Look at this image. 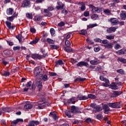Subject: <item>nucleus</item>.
<instances>
[{"mask_svg":"<svg viewBox=\"0 0 126 126\" xmlns=\"http://www.w3.org/2000/svg\"><path fill=\"white\" fill-rule=\"evenodd\" d=\"M120 48H121V45L119 44H116L114 46V49H115V50H119Z\"/></svg>","mask_w":126,"mask_h":126,"instance_id":"nucleus-56","label":"nucleus"},{"mask_svg":"<svg viewBox=\"0 0 126 126\" xmlns=\"http://www.w3.org/2000/svg\"><path fill=\"white\" fill-rule=\"evenodd\" d=\"M105 111V114H109V112H110V109H109V107L107 105H104L103 107Z\"/></svg>","mask_w":126,"mask_h":126,"instance_id":"nucleus-29","label":"nucleus"},{"mask_svg":"<svg viewBox=\"0 0 126 126\" xmlns=\"http://www.w3.org/2000/svg\"><path fill=\"white\" fill-rule=\"evenodd\" d=\"M41 72L42 68L40 67H36L34 70V74L36 75V76H38V75H41L42 76V74H40Z\"/></svg>","mask_w":126,"mask_h":126,"instance_id":"nucleus-4","label":"nucleus"},{"mask_svg":"<svg viewBox=\"0 0 126 126\" xmlns=\"http://www.w3.org/2000/svg\"><path fill=\"white\" fill-rule=\"evenodd\" d=\"M30 3H31V2L30 0H25L22 3L21 7H27V6L30 5Z\"/></svg>","mask_w":126,"mask_h":126,"instance_id":"nucleus-7","label":"nucleus"},{"mask_svg":"<svg viewBox=\"0 0 126 126\" xmlns=\"http://www.w3.org/2000/svg\"><path fill=\"white\" fill-rule=\"evenodd\" d=\"M117 28L116 27H110L108 28L107 30V33H113L114 32H116V30H117Z\"/></svg>","mask_w":126,"mask_h":126,"instance_id":"nucleus-13","label":"nucleus"},{"mask_svg":"<svg viewBox=\"0 0 126 126\" xmlns=\"http://www.w3.org/2000/svg\"><path fill=\"white\" fill-rule=\"evenodd\" d=\"M39 41V39L38 38H35L34 40L31 41L30 44L31 45H34V44H37L38 42Z\"/></svg>","mask_w":126,"mask_h":126,"instance_id":"nucleus-38","label":"nucleus"},{"mask_svg":"<svg viewBox=\"0 0 126 126\" xmlns=\"http://www.w3.org/2000/svg\"><path fill=\"white\" fill-rule=\"evenodd\" d=\"M49 116H50V117H52V118H53L55 121H57V120H58V117L57 116V112H56L50 113Z\"/></svg>","mask_w":126,"mask_h":126,"instance_id":"nucleus-18","label":"nucleus"},{"mask_svg":"<svg viewBox=\"0 0 126 126\" xmlns=\"http://www.w3.org/2000/svg\"><path fill=\"white\" fill-rule=\"evenodd\" d=\"M101 48L100 47H94V51L95 52V53H97V52H99L100 51Z\"/></svg>","mask_w":126,"mask_h":126,"instance_id":"nucleus-55","label":"nucleus"},{"mask_svg":"<svg viewBox=\"0 0 126 126\" xmlns=\"http://www.w3.org/2000/svg\"><path fill=\"white\" fill-rule=\"evenodd\" d=\"M55 63H56V66H57V67H59L60 65H63L64 64L63 63V60H61L57 61Z\"/></svg>","mask_w":126,"mask_h":126,"instance_id":"nucleus-22","label":"nucleus"},{"mask_svg":"<svg viewBox=\"0 0 126 126\" xmlns=\"http://www.w3.org/2000/svg\"><path fill=\"white\" fill-rule=\"evenodd\" d=\"M64 51L67 53H69L70 52H72V48L69 46L66 47L64 48Z\"/></svg>","mask_w":126,"mask_h":126,"instance_id":"nucleus-32","label":"nucleus"},{"mask_svg":"<svg viewBox=\"0 0 126 126\" xmlns=\"http://www.w3.org/2000/svg\"><path fill=\"white\" fill-rule=\"evenodd\" d=\"M117 72L118 73H120V74H125V71H124V70H123L122 69L117 70Z\"/></svg>","mask_w":126,"mask_h":126,"instance_id":"nucleus-48","label":"nucleus"},{"mask_svg":"<svg viewBox=\"0 0 126 126\" xmlns=\"http://www.w3.org/2000/svg\"><path fill=\"white\" fill-rule=\"evenodd\" d=\"M89 7L92 8V12L93 13H99L102 11V9L100 7H95V6L90 4Z\"/></svg>","mask_w":126,"mask_h":126,"instance_id":"nucleus-1","label":"nucleus"},{"mask_svg":"<svg viewBox=\"0 0 126 126\" xmlns=\"http://www.w3.org/2000/svg\"><path fill=\"white\" fill-rule=\"evenodd\" d=\"M92 19H93V20H96V19H99V16L97 14H94L92 16Z\"/></svg>","mask_w":126,"mask_h":126,"instance_id":"nucleus-39","label":"nucleus"},{"mask_svg":"<svg viewBox=\"0 0 126 126\" xmlns=\"http://www.w3.org/2000/svg\"><path fill=\"white\" fill-rule=\"evenodd\" d=\"M47 42L49 44H55V41H54V40L50 38H47Z\"/></svg>","mask_w":126,"mask_h":126,"instance_id":"nucleus-42","label":"nucleus"},{"mask_svg":"<svg viewBox=\"0 0 126 126\" xmlns=\"http://www.w3.org/2000/svg\"><path fill=\"white\" fill-rule=\"evenodd\" d=\"M1 75H3V76H9V75L10 74V73L9 72L7 71H1Z\"/></svg>","mask_w":126,"mask_h":126,"instance_id":"nucleus-28","label":"nucleus"},{"mask_svg":"<svg viewBox=\"0 0 126 126\" xmlns=\"http://www.w3.org/2000/svg\"><path fill=\"white\" fill-rule=\"evenodd\" d=\"M14 51H18L20 50V46H15L13 48Z\"/></svg>","mask_w":126,"mask_h":126,"instance_id":"nucleus-57","label":"nucleus"},{"mask_svg":"<svg viewBox=\"0 0 126 126\" xmlns=\"http://www.w3.org/2000/svg\"><path fill=\"white\" fill-rule=\"evenodd\" d=\"M90 63L91 64H93L94 65H95L96 64H98V61L96 60H92L91 61Z\"/></svg>","mask_w":126,"mask_h":126,"instance_id":"nucleus-46","label":"nucleus"},{"mask_svg":"<svg viewBox=\"0 0 126 126\" xmlns=\"http://www.w3.org/2000/svg\"><path fill=\"white\" fill-rule=\"evenodd\" d=\"M121 94H122V92L121 91H115L114 92V95L116 97H117V96H119V95H121Z\"/></svg>","mask_w":126,"mask_h":126,"instance_id":"nucleus-45","label":"nucleus"},{"mask_svg":"<svg viewBox=\"0 0 126 126\" xmlns=\"http://www.w3.org/2000/svg\"><path fill=\"white\" fill-rule=\"evenodd\" d=\"M32 86V82L31 81H29V82L27 83L26 85V87L24 88V91L25 92H27V91Z\"/></svg>","mask_w":126,"mask_h":126,"instance_id":"nucleus-15","label":"nucleus"},{"mask_svg":"<svg viewBox=\"0 0 126 126\" xmlns=\"http://www.w3.org/2000/svg\"><path fill=\"white\" fill-rule=\"evenodd\" d=\"M86 80V78H78L76 79V80L79 81H85Z\"/></svg>","mask_w":126,"mask_h":126,"instance_id":"nucleus-52","label":"nucleus"},{"mask_svg":"<svg viewBox=\"0 0 126 126\" xmlns=\"http://www.w3.org/2000/svg\"><path fill=\"white\" fill-rule=\"evenodd\" d=\"M50 33L52 36H54L55 35V30L53 28L50 29Z\"/></svg>","mask_w":126,"mask_h":126,"instance_id":"nucleus-54","label":"nucleus"},{"mask_svg":"<svg viewBox=\"0 0 126 126\" xmlns=\"http://www.w3.org/2000/svg\"><path fill=\"white\" fill-rule=\"evenodd\" d=\"M36 86L39 89H42L43 88V85H42V82L40 79L36 80Z\"/></svg>","mask_w":126,"mask_h":126,"instance_id":"nucleus-8","label":"nucleus"},{"mask_svg":"<svg viewBox=\"0 0 126 126\" xmlns=\"http://www.w3.org/2000/svg\"><path fill=\"white\" fill-rule=\"evenodd\" d=\"M38 109H43V107H46V106H48V102H44L43 103H38Z\"/></svg>","mask_w":126,"mask_h":126,"instance_id":"nucleus-23","label":"nucleus"},{"mask_svg":"<svg viewBox=\"0 0 126 126\" xmlns=\"http://www.w3.org/2000/svg\"><path fill=\"white\" fill-rule=\"evenodd\" d=\"M106 38L108 40H113V39H114V38H115V35L110 34L108 35H106Z\"/></svg>","mask_w":126,"mask_h":126,"instance_id":"nucleus-35","label":"nucleus"},{"mask_svg":"<svg viewBox=\"0 0 126 126\" xmlns=\"http://www.w3.org/2000/svg\"><path fill=\"white\" fill-rule=\"evenodd\" d=\"M50 47L51 50H57L59 48V46L56 45H50Z\"/></svg>","mask_w":126,"mask_h":126,"instance_id":"nucleus-36","label":"nucleus"},{"mask_svg":"<svg viewBox=\"0 0 126 126\" xmlns=\"http://www.w3.org/2000/svg\"><path fill=\"white\" fill-rule=\"evenodd\" d=\"M90 14H89V11H85L84 13V16H85L86 17H87V16H89Z\"/></svg>","mask_w":126,"mask_h":126,"instance_id":"nucleus-58","label":"nucleus"},{"mask_svg":"<svg viewBox=\"0 0 126 126\" xmlns=\"http://www.w3.org/2000/svg\"><path fill=\"white\" fill-rule=\"evenodd\" d=\"M88 99H96V96L95 95L92 94H90L88 95L87 96Z\"/></svg>","mask_w":126,"mask_h":126,"instance_id":"nucleus-41","label":"nucleus"},{"mask_svg":"<svg viewBox=\"0 0 126 126\" xmlns=\"http://www.w3.org/2000/svg\"><path fill=\"white\" fill-rule=\"evenodd\" d=\"M100 80H101L102 81H104L105 83H103L102 84L103 86H104V87H108L109 86V80L107 79L106 78H105L104 77H103L102 76H100L99 77Z\"/></svg>","mask_w":126,"mask_h":126,"instance_id":"nucleus-2","label":"nucleus"},{"mask_svg":"<svg viewBox=\"0 0 126 126\" xmlns=\"http://www.w3.org/2000/svg\"><path fill=\"white\" fill-rule=\"evenodd\" d=\"M77 99H78L80 101L82 100H87L88 99V97H87V96L86 95H83L82 94H78L77 96Z\"/></svg>","mask_w":126,"mask_h":126,"instance_id":"nucleus-9","label":"nucleus"},{"mask_svg":"<svg viewBox=\"0 0 126 126\" xmlns=\"http://www.w3.org/2000/svg\"><path fill=\"white\" fill-rule=\"evenodd\" d=\"M39 125V122L38 121H31L29 124V126H36Z\"/></svg>","mask_w":126,"mask_h":126,"instance_id":"nucleus-19","label":"nucleus"},{"mask_svg":"<svg viewBox=\"0 0 126 126\" xmlns=\"http://www.w3.org/2000/svg\"><path fill=\"white\" fill-rule=\"evenodd\" d=\"M102 115L101 114H98L96 116V118L98 120H101V119H102Z\"/></svg>","mask_w":126,"mask_h":126,"instance_id":"nucleus-62","label":"nucleus"},{"mask_svg":"<svg viewBox=\"0 0 126 126\" xmlns=\"http://www.w3.org/2000/svg\"><path fill=\"white\" fill-rule=\"evenodd\" d=\"M48 8L49 11H52L55 9V7L51 6L48 7Z\"/></svg>","mask_w":126,"mask_h":126,"instance_id":"nucleus-61","label":"nucleus"},{"mask_svg":"<svg viewBox=\"0 0 126 126\" xmlns=\"http://www.w3.org/2000/svg\"><path fill=\"white\" fill-rule=\"evenodd\" d=\"M65 114L67 117H68L69 118H70L71 117V112L70 111H67L65 113Z\"/></svg>","mask_w":126,"mask_h":126,"instance_id":"nucleus-49","label":"nucleus"},{"mask_svg":"<svg viewBox=\"0 0 126 126\" xmlns=\"http://www.w3.org/2000/svg\"><path fill=\"white\" fill-rule=\"evenodd\" d=\"M58 6L56 7L57 9L58 10L59 9H63V6H64V5L62 3V2H57Z\"/></svg>","mask_w":126,"mask_h":126,"instance_id":"nucleus-16","label":"nucleus"},{"mask_svg":"<svg viewBox=\"0 0 126 126\" xmlns=\"http://www.w3.org/2000/svg\"><path fill=\"white\" fill-rule=\"evenodd\" d=\"M108 21L109 22H111L112 25H118V24H120V22L117 18H111L109 20H108Z\"/></svg>","mask_w":126,"mask_h":126,"instance_id":"nucleus-5","label":"nucleus"},{"mask_svg":"<svg viewBox=\"0 0 126 126\" xmlns=\"http://www.w3.org/2000/svg\"><path fill=\"white\" fill-rule=\"evenodd\" d=\"M42 80L43 81H47V80H48V76L46 74L42 76Z\"/></svg>","mask_w":126,"mask_h":126,"instance_id":"nucleus-50","label":"nucleus"},{"mask_svg":"<svg viewBox=\"0 0 126 126\" xmlns=\"http://www.w3.org/2000/svg\"><path fill=\"white\" fill-rule=\"evenodd\" d=\"M121 19L125 20L126 19V12L125 11H122L120 14Z\"/></svg>","mask_w":126,"mask_h":126,"instance_id":"nucleus-20","label":"nucleus"},{"mask_svg":"<svg viewBox=\"0 0 126 126\" xmlns=\"http://www.w3.org/2000/svg\"><path fill=\"white\" fill-rule=\"evenodd\" d=\"M5 24H6L7 28H8L9 30H13L14 28H15V26H11V23L6 21Z\"/></svg>","mask_w":126,"mask_h":126,"instance_id":"nucleus-10","label":"nucleus"},{"mask_svg":"<svg viewBox=\"0 0 126 126\" xmlns=\"http://www.w3.org/2000/svg\"><path fill=\"white\" fill-rule=\"evenodd\" d=\"M96 26H98V25H97V24H90L87 26V29H90L91 28H94V27H96Z\"/></svg>","mask_w":126,"mask_h":126,"instance_id":"nucleus-31","label":"nucleus"},{"mask_svg":"<svg viewBox=\"0 0 126 126\" xmlns=\"http://www.w3.org/2000/svg\"><path fill=\"white\" fill-rule=\"evenodd\" d=\"M7 19H8L10 21H13L14 18L12 16L9 17L8 18H7Z\"/></svg>","mask_w":126,"mask_h":126,"instance_id":"nucleus-63","label":"nucleus"},{"mask_svg":"<svg viewBox=\"0 0 126 126\" xmlns=\"http://www.w3.org/2000/svg\"><path fill=\"white\" fill-rule=\"evenodd\" d=\"M0 112L1 113H5V112H7L6 108H2L0 109Z\"/></svg>","mask_w":126,"mask_h":126,"instance_id":"nucleus-53","label":"nucleus"},{"mask_svg":"<svg viewBox=\"0 0 126 126\" xmlns=\"http://www.w3.org/2000/svg\"><path fill=\"white\" fill-rule=\"evenodd\" d=\"M108 105V107H110V108H121V104L119 102L109 103Z\"/></svg>","mask_w":126,"mask_h":126,"instance_id":"nucleus-3","label":"nucleus"},{"mask_svg":"<svg viewBox=\"0 0 126 126\" xmlns=\"http://www.w3.org/2000/svg\"><path fill=\"white\" fill-rule=\"evenodd\" d=\"M116 54L120 56L126 54V49H122L116 52Z\"/></svg>","mask_w":126,"mask_h":126,"instance_id":"nucleus-11","label":"nucleus"},{"mask_svg":"<svg viewBox=\"0 0 126 126\" xmlns=\"http://www.w3.org/2000/svg\"><path fill=\"white\" fill-rule=\"evenodd\" d=\"M19 122L21 123H23V120L22 119H18L16 120L13 121L12 122V126H14L16 125H17L18 123H19Z\"/></svg>","mask_w":126,"mask_h":126,"instance_id":"nucleus-14","label":"nucleus"},{"mask_svg":"<svg viewBox=\"0 0 126 126\" xmlns=\"http://www.w3.org/2000/svg\"><path fill=\"white\" fill-rule=\"evenodd\" d=\"M17 39L19 40V42H22V35L21 34H18L16 36Z\"/></svg>","mask_w":126,"mask_h":126,"instance_id":"nucleus-44","label":"nucleus"},{"mask_svg":"<svg viewBox=\"0 0 126 126\" xmlns=\"http://www.w3.org/2000/svg\"><path fill=\"white\" fill-rule=\"evenodd\" d=\"M25 109L27 110H30L32 108V104H30V102L28 101L26 103V104L24 106Z\"/></svg>","mask_w":126,"mask_h":126,"instance_id":"nucleus-21","label":"nucleus"},{"mask_svg":"<svg viewBox=\"0 0 126 126\" xmlns=\"http://www.w3.org/2000/svg\"><path fill=\"white\" fill-rule=\"evenodd\" d=\"M6 12L8 15H12V14H13V13L14 12V11L13 9L9 8V9H7Z\"/></svg>","mask_w":126,"mask_h":126,"instance_id":"nucleus-24","label":"nucleus"},{"mask_svg":"<svg viewBox=\"0 0 126 126\" xmlns=\"http://www.w3.org/2000/svg\"><path fill=\"white\" fill-rule=\"evenodd\" d=\"M104 47H105L106 49H112V48H113V44L111 43V42H108L106 45H104Z\"/></svg>","mask_w":126,"mask_h":126,"instance_id":"nucleus-26","label":"nucleus"},{"mask_svg":"<svg viewBox=\"0 0 126 126\" xmlns=\"http://www.w3.org/2000/svg\"><path fill=\"white\" fill-rule=\"evenodd\" d=\"M26 16L28 17V18H29V19H32L33 18V15L31 13H28L26 14Z\"/></svg>","mask_w":126,"mask_h":126,"instance_id":"nucleus-47","label":"nucleus"},{"mask_svg":"<svg viewBox=\"0 0 126 126\" xmlns=\"http://www.w3.org/2000/svg\"><path fill=\"white\" fill-rule=\"evenodd\" d=\"M78 100V99H77V97H72L71 99H70L69 101H70L72 104H74L75 102H76V101H77Z\"/></svg>","mask_w":126,"mask_h":126,"instance_id":"nucleus-34","label":"nucleus"},{"mask_svg":"<svg viewBox=\"0 0 126 126\" xmlns=\"http://www.w3.org/2000/svg\"><path fill=\"white\" fill-rule=\"evenodd\" d=\"M62 13L64 15L67 14V11L66 10L63 9V10H62Z\"/></svg>","mask_w":126,"mask_h":126,"instance_id":"nucleus-64","label":"nucleus"},{"mask_svg":"<svg viewBox=\"0 0 126 126\" xmlns=\"http://www.w3.org/2000/svg\"><path fill=\"white\" fill-rule=\"evenodd\" d=\"M71 113L73 114H76V113H79V109L78 107L73 105L71 107Z\"/></svg>","mask_w":126,"mask_h":126,"instance_id":"nucleus-6","label":"nucleus"},{"mask_svg":"<svg viewBox=\"0 0 126 126\" xmlns=\"http://www.w3.org/2000/svg\"><path fill=\"white\" fill-rule=\"evenodd\" d=\"M79 34H81V35H85L87 34V31L86 30H81V32H79Z\"/></svg>","mask_w":126,"mask_h":126,"instance_id":"nucleus-43","label":"nucleus"},{"mask_svg":"<svg viewBox=\"0 0 126 126\" xmlns=\"http://www.w3.org/2000/svg\"><path fill=\"white\" fill-rule=\"evenodd\" d=\"M49 9H45L44 10V12L46 13L45 16H48V17H50V16H52V14L51 13L49 12Z\"/></svg>","mask_w":126,"mask_h":126,"instance_id":"nucleus-25","label":"nucleus"},{"mask_svg":"<svg viewBox=\"0 0 126 126\" xmlns=\"http://www.w3.org/2000/svg\"><path fill=\"white\" fill-rule=\"evenodd\" d=\"M77 66H80L81 67V66H88V63L84 62H81L77 63Z\"/></svg>","mask_w":126,"mask_h":126,"instance_id":"nucleus-17","label":"nucleus"},{"mask_svg":"<svg viewBox=\"0 0 126 126\" xmlns=\"http://www.w3.org/2000/svg\"><path fill=\"white\" fill-rule=\"evenodd\" d=\"M42 19V16L39 15H36L34 17V21H40Z\"/></svg>","mask_w":126,"mask_h":126,"instance_id":"nucleus-33","label":"nucleus"},{"mask_svg":"<svg viewBox=\"0 0 126 126\" xmlns=\"http://www.w3.org/2000/svg\"><path fill=\"white\" fill-rule=\"evenodd\" d=\"M58 25L60 27H62V26H64V23L63 22H61L58 24Z\"/></svg>","mask_w":126,"mask_h":126,"instance_id":"nucleus-60","label":"nucleus"},{"mask_svg":"<svg viewBox=\"0 0 126 126\" xmlns=\"http://www.w3.org/2000/svg\"><path fill=\"white\" fill-rule=\"evenodd\" d=\"M118 61H119V62H121V63H126V59L122 57L119 58Z\"/></svg>","mask_w":126,"mask_h":126,"instance_id":"nucleus-40","label":"nucleus"},{"mask_svg":"<svg viewBox=\"0 0 126 126\" xmlns=\"http://www.w3.org/2000/svg\"><path fill=\"white\" fill-rule=\"evenodd\" d=\"M32 59H33V60H41V59H42V56L39 54H34L32 55Z\"/></svg>","mask_w":126,"mask_h":126,"instance_id":"nucleus-12","label":"nucleus"},{"mask_svg":"<svg viewBox=\"0 0 126 126\" xmlns=\"http://www.w3.org/2000/svg\"><path fill=\"white\" fill-rule=\"evenodd\" d=\"M101 42H102V43L103 44V45H106L109 42V41H108V40L107 39L101 40Z\"/></svg>","mask_w":126,"mask_h":126,"instance_id":"nucleus-59","label":"nucleus"},{"mask_svg":"<svg viewBox=\"0 0 126 126\" xmlns=\"http://www.w3.org/2000/svg\"><path fill=\"white\" fill-rule=\"evenodd\" d=\"M65 45L66 47H69L70 46V41L69 40H66L65 41Z\"/></svg>","mask_w":126,"mask_h":126,"instance_id":"nucleus-51","label":"nucleus"},{"mask_svg":"<svg viewBox=\"0 0 126 126\" xmlns=\"http://www.w3.org/2000/svg\"><path fill=\"white\" fill-rule=\"evenodd\" d=\"M110 88H111V89H113L114 90H116L117 89H118L119 88L118 87V86H117V85H116L115 84H111L110 85Z\"/></svg>","mask_w":126,"mask_h":126,"instance_id":"nucleus-30","label":"nucleus"},{"mask_svg":"<svg viewBox=\"0 0 126 126\" xmlns=\"http://www.w3.org/2000/svg\"><path fill=\"white\" fill-rule=\"evenodd\" d=\"M94 112H101V111H102V107L97 106H94Z\"/></svg>","mask_w":126,"mask_h":126,"instance_id":"nucleus-27","label":"nucleus"},{"mask_svg":"<svg viewBox=\"0 0 126 126\" xmlns=\"http://www.w3.org/2000/svg\"><path fill=\"white\" fill-rule=\"evenodd\" d=\"M103 12L106 15H111V10L108 9L104 10Z\"/></svg>","mask_w":126,"mask_h":126,"instance_id":"nucleus-37","label":"nucleus"}]
</instances>
